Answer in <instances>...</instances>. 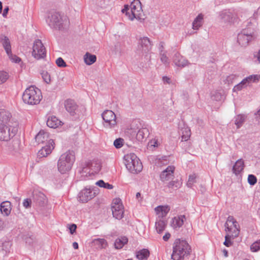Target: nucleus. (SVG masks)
<instances>
[{
  "instance_id": "f257e3e1",
  "label": "nucleus",
  "mask_w": 260,
  "mask_h": 260,
  "mask_svg": "<svg viewBox=\"0 0 260 260\" xmlns=\"http://www.w3.org/2000/svg\"><path fill=\"white\" fill-rule=\"evenodd\" d=\"M11 117V114L9 111L0 109V141H8L17 133V126L9 124Z\"/></svg>"
},
{
  "instance_id": "f03ea898",
  "label": "nucleus",
  "mask_w": 260,
  "mask_h": 260,
  "mask_svg": "<svg viewBox=\"0 0 260 260\" xmlns=\"http://www.w3.org/2000/svg\"><path fill=\"white\" fill-rule=\"evenodd\" d=\"M47 21L51 27L59 30L67 29L70 24V21L67 16L61 15L60 14L56 12L50 13Z\"/></svg>"
},
{
  "instance_id": "7ed1b4c3",
  "label": "nucleus",
  "mask_w": 260,
  "mask_h": 260,
  "mask_svg": "<svg viewBox=\"0 0 260 260\" xmlns=\"http://www.w3.org/2000/svg\"><path fill=\"white\" fill-rule=\"evenodd\" d=\"M173 247V253L171 257L173 260H181L185 255L190 254L191 249L185 240H176Z\"/></svg>"
},
{
  "instance_id": "20e7f679",
  "label": "nucleus",
  "mask_w": 260,
  "mask_h": 260,
  "mask_svg": "<svg viewBox=\"0 0 260 260\" xmlns=\"http://www.w3.org/2000/svg\"><path fill=\"white\" fill-rule=\"evenodd\" d=\"M131 13L129 7L127 5L124 6V8L122 9L121 12L125 14L128 19L131 20H133L135 18L138 20L143 19L142 18V13L143 10L142 9V5L139 0H134L130 5Z\"/></svg>"
},
{
  "instance_id": "39448f33",
  "label": "nucleus",
  "mask_w": 260,
  "mask_h": 260,
  "mask_svg": "<svg viewBox=\"0 0 260 260\" xmlns=\"http://www.w3.org/2000/svg\"><path fill=\"white\" fill-rule=\"evenodd\" d=\"M41 98L42 95L40 90L34 86H30L26 88L22 95L23 102L31 105L38 104Z\"/></svg>"
},
{
  "instance_id": "423d86ee",
  "label": "nucleus",
  "mask_w": 260,
  "mask_h": 260,
  "mask_svg": "<svg viewBox=\"0 0 260 260\" xmlns=\"http://www.w3.org/2000/svg\"><path fill=\"white\" fill-rule=\"evenodd\" d=\"M124 158L126 168L131 173L137 174L142 171V164L134 153L127 154L124 156Z\"/></svg>"
},
{
  "instance_id": "0eeeda50",
  "label": "nucleus",
  "mask_w": 260,
  "mask_h": 260,
  "mask_svg": "<svg viewBox=\"0 0 260 260\" xmlns=\"http://www.w3.org/2000/svg\"><path fill=\"white\" fill-rule=\"evenodd\" d=\"M253 27L245 28L237 35V42L241 47L247 46L249 43L256 38Z\"/></svg>"
},
{
  "instance_id": "6e6552de",
  "label": "nucleus",
  "mask_w": 260,
  "mask_h": 260,
  "mask_svg": "<svg viewBox=\"0 0 260 260\" xmlns=\"http://www.w3.org/2000/svg\"><path fill=\"white\" fill-rule=\"evenodd\" d=\"M74 156L70 151L62 154L59 157L57 163L58 170L61 174H64L69 171L72 167Z\"/></svg>"
},
{
  "instance_id": "1a4fd4ad",
  "label": "nucleus",
  "mask_w": 260,
  "mask_h": 260,
  "mask_svg": "<svg viewBox=\"0 0 260 260\" xmlns=\"http://www.w3.org/2000/svg\"><path fill=\"white\" fill-rule=\"evenodd\" d=\"M104 121V126L109 128H113L117 125L116 117L115 113L111 110H105L102 114Z\"/></svg>"
},
{
  "instance_id": "9d476101",
  "label": "nucleus",
  "mask_w": 260,
  "mask_h": 260,
  "mask_svg": "<svg viewBox=\"0 0 260 260\" xmlns=\"http://www.w3.org/2000/svg\"><path fill=\"white\" fill-rule=\"evenodd\" d=\"M32 55L38 60L46 56V49L40 40H37L34 42Z\"/></svg>"
},
{
  "instance_id": "9b49d317",
  "label": "nucleus",
  "mask_w": 260,
  "mask_h": 260,
  "mask_svg": "<svg viewBox=\"0 0 260 260\" xmlns=\"http://www.w3.org/2000/svg\"><path fill=\"white\" fill-rule=\"evenodd\" d=\"M260 79V75H252L244 79L240 83L235 85L233 89L234 92L240 91L246 87L252 82H256Z\"/></svg>"
},
{
  "instance_id": "f8f14e48",
  "label": "nucleus",
  "mask_w": 260,
  "mask_h": 260,
  "mask_svg": "<svg viewBox=\"0 0 260 260\" xmlns=\"http://www.w3.org/2000/svg\"><path fill=\"white\" fill-rule=\"evenodd\" d=\"M111 208L114 217L120 219L123 217V206L119 199H115L113 200Z\"/></svg>"
},
{
  "instance_id": "ddd939ff",
  "label": "nucleus",
  "mask_w": 260,
  "mask_h": 260,
  "mask_svg": "<svg viewBox=\"0 0 260 260\" xmlns=\"http://www.w3.org/2000/svg\"><path fill=\"white\" fill-rule=\"evenodd\" d=\"M33 202L39 206H44L48 203L46 196L43 192L36 190L32 193Z\"/></svg>"
},
{
  "instance_id": "4468645a",
  "label": "nucleus",
  "mask_w": 260,
  "mask_h": 260,
  "mask_svg": "<svg viewBox=\"0 0 260 260\" xmlns=\"http://www.w3.org/2000/svg\"><path fill=\"white\" fill-rule=\"evenodd\" d=\"M138 51L142 53H147L151 49V44L147 37L141 38L139 40Z\"/></svg>"
},
{
  "instance_id": "2eb2a0df",
  "label": "nucleus",
  "mask_w": 260,
  "mask_h": 260,
  "mask_svg": "<svg viewBox=\"0 0 260 260\" xmlns=\"http://www.w3.org/2000/svg\"><path fill=\"white\" fill-rule=\"evenodd\" d=\"M96 196V193L90 189L84 188L78 194L79 201L82 203L87 202Z\"/></svg>"
},
{
  "instance_id": "dca6fc26",
  "label": "nucleus",
  "mask_w": 260,
  "mask_h": 260,
  "mask_svg": "<svg viewBox=\"0 0 260 260\" xmlns=\"http://www.w3.org/2000/svg\"><path fill=\"white\" fill-rule=\"evenodd\" d=\"M55 143L52 139H49L47 143L43 146L38 152V156L40 157H46L50 154L54 148Z\"/></svg>"
},
{
  "instance_id": "f3484780",
  "label": "nucleus",
  "mask_w": 260,
  "mask_h": 260,
  "mask_svg": "<svg viewBox=\"0 0 260 260\" xmlns=\"http://www.w3.org/2000/svg\"><path fill=\"white\" fill-rule=\"evenodd\" d=\"M175 167L172 166H168L164 170L160 175V178L161 181H168L173 178Z\"/></svg>"
},
{
  "instance_id": "a211bd4d",
  "label": "nucleus",
  "mask_w": 260,
  "mask_h": 260,
  "mask_svg": "<svg viewBox=\"0 0 260 260\" xmlns=\"http://www.w3.org/2000/svg\"><path fill=\"white\" fill-rule=\"evenodd\" d=\"M174 64L181 68H183L188 64V62L179 53H176L173 57Z\"/></svg>"
},
{
  "instance_id": "6ab92c4d",
  "label": "nucleus",
  "mask_w": 260,
  "mask_h": 260,
  "mask_svg": "<svg viewBox=\"0 0 260 260\" xmlns=\"http://www.w3.org/2000/svg\"><path fill=\"white\" fill-rule=\"evenodd\" d=\"M0 42L2 44L8 56L12 55L11 45L9 38L4 35L0 36Z\"/></svg>"
},
{
  "instance_id": "aec40b11",
  "label": "nucleus",
  "mask_w": 260,
  "mask_h": 260,
  "mask_svg": "<svg viewBox=\"0 0 260 260\" xmlns=\"http://www.w3.org/2000/svg\"><path fill=\"white\" fill-rule=\"evenodd\" d=\"M185 220L186 217L184 215L176 216L172 219L171 226L174 229H179L183 225Z\"/></svg>"
},
{
  "instance_id": "412c9836",
  "label": "nucleus",
  "mask_w": 260,
  "mask_h": 260,
  "mask_svg": "<svg viewBox=\"0 0 260 260\" xmlns=\"http://www.w3.org/2000/svg\"><path fill=\"white\" fill-rule=\"evenodd\" d=\"M64 107L66 110L72 115H74L77 109V105L75 102L72 100H67L64 102Z\"/></svg>"
},
{
  "instance_id": "4be33fe9",
  "label": "nucleus",
  "mask_w": 260,
  "mask_h": 260,
  "mask_svg": "<svg viewBox=\"0 0 260 260\" xmlns=\"http://www.w3.org/2000/svg\"><path fill=\"white\" fill-rule=\"evenodd\" d=\"M36 141L39 144H44L47 143L49 139V134L48 133L44 131H41L40 132L36 135L35 137Z\"/></svg>"
},
{
  "instance_id": "5701e85b",
  "label": "nucleus",
  "mask_w": 260,
  "mask_h": 260,
  "mask_svg": "<svg viewBox=\"0 0 260 260\" xmlns=\"http://www.w3.org/2000/svg\"><path fill=\"white\" fill-rule=\"evenodd\" d=\"M62 124V122L55 116H50L47 121V126L53 128H56Z\"/></svg>"
},
{
  "instance_id": "b1692460",
  "label": "nucleus",
  "mask_w": 260,
  "mask_h": 260,
  "mask_svg": "<svg viewBox=\"0 0 260 260\" xmlns=\"http://www.w3.org/2000/svg\"><path fill=\"white\" fill-rule=\"evenodd\" d=\"M92 244L97 249H106L108 244L107 241L103 238H97L93 239L92 241Z\"/></svg>"
},
{
  "instance_id": "393cba45",
  "label": "nucleus",
  "mask_w": 260,
  "mask_h": 260,
  "mask_svg": "<svg viewBox=\"0 0 260 260\" xmlns=\"http://www.w3.org/2000/svg\"><path fill=\"white\" fill-rule=\"evenodd\" d=\"M11 204L9 201L3 202L0 205L1 213L5 216H8L11 211Z\"/></svg>"
},
{
  "instance_id": "a878e982",
  "label": "nucleus",
  "mask_w": 260,
  "mask_h": 260,
  "mask_svg": "<svg viewBox=\"0 0 260 260\" xmlns=\"http://www.w3.org/2000/svg\"><path fill=\"white\" fill-rule=\"evenodd\" d=\"M244 168V160L242 159H239L235 162L232 170L235 175H238L243 171Z\"/></svg>"
},
{
  "instance_id": "bb28decb",
  "label": "nucleus",
  "mask_w": 260,
  "mask_h": 260,
  "mask_svg": "<svg viewBox=\"0 0 260 260\" xmlns=\"http://www.w3.org/2000/svg\"><path fill=\"white\" fill-rule=\"evenodd\" d=\"M220 17V19L224 23H232L234 20V15L229 11L221 12Z\"/></svg>"
},
{
  "instance_id": "cd10ccee",
  "label": "nucleus",
  "mask_w": 260,
  "mask_h": 260,
  "mask_svg": "<svg viewBox=\"0 0 260 260\" xmlns=\"http://www.w3.org/2000/svg\"><path fill=\"white\" fill-rule=\"evenodd\" d=\"M87 163L91 171V174L98 173L101 169V163L99 160H93Z\"/></svg>"
},
{
  "instance_id": "c85d7f7f",
  "label": "nucleus",
  "mask_w": 260,
  "mask_h": 260,
  "mask_svg": "<svg viewBox=\"0 0 260 260\" xmlns=\"http://www.w3.org/2000/svg\"><path fill=\"white\" fill-rule=\"evenodd\" d=\"M238 222L235 219L233 216H229L228 217L226 222L225 223V231L227 232H231V230L232 229V226H236L237 225Z\"/></svg>"
},
{
  "instance_id": "c756f323",
  "label": "nucleus",
  "mask_w": 260,
  "mask_h": 260,
  "mask_svg": "<svg viewBox=\"0 0 260 260\" xmlns=\"http://www.w3.org/2000/svg\"><path fill=\"white\" fill-rule=\"evenodd\" d=\"M149 135V131L148 129L146 127H143L138 132L136 138L139 141H142L143 139L147 138Z\"/></svg>"
},
{
  "instance_id": "7c9ffc66",
  "label": "nucleus",
  "mask_w": 260,
  "mask_h": 260,
  "mask_svg": "<svg viewBox=\"0 0 260 260\" xmlns=\"http://www.w3.org/2000/svg\"><path fill=\"white\" fill-rule=\"evenodd\" d=\"M170 209L168 206H159L155 208V211L157 214H160L161 217H165L169 212Z\"/></svg>"
},
{
  "instance_id": "2f4dec72",
  "label": "nucleus",
  "mask_w": 260,
  "mask_h": 260,
  "mask_svg": "<svg viewBox=\"0 0 260 260\" xmlns=\"http://www.w3.org/2000/svg\"><path fill=\"white\" fill-rule=\"evenodd\" d=\"M128 242V239L125 237H121L116 239L114 243V247L116 249L122 248Z\"/></svg>"
},
{
  "instance_id": "473e14b6",
  "label": "nucleus",
  "mask_w": 260,
  "mask_h": 260,
  "mask_svg": "<svg viewBox=\"0 0 260 260\" xmlns=\"http://www.w3.org/2000/svg\"><path fill=\"white\" fill-rule=\"evenodd\" d=\"M149 255V251L147 249H143L137 252L136 257L139 260H147Z\"/></svg>"
},
{
  "instance_id": "72a5a7b5",
  "label": "nucleus",
  "mask_w": 260,
  "mask_h": 260,
  "mask_svg": "<svg viewBox=\"0 0 260 260\" xmlns=\"http://www.w3.org/2000/svg\"><path fill=\"white\" fill-rule=\"evenodd\" d=\"M96 56L89 52H86L84 56V60L87 65H91L96 61Z\"/></svg>"
},
{
  "instance_id": "f704fd0d",
  "label": "nucleus",
  "mask_w": 260,
  "mask_h": 260,
  "mask_svg": "<svg viewBox=\"0 0 260 260\" xmlns=\"http://www.w3.org/2000/svg\"><path fill=\"white\" fill-rule=\"evenodd\" d=\"M203 19V15L202 14H199L192 22V28L198 29L202 25Z\"/></svg>"
},
{
  "instance_id": "c9c22d12",
  "label": "nucleus",
  "mask_w": 260,
  "mask_h": 260,
  "mask_svg": "<svg viewBox=\"0 0 260 260\" xmlns=\"http://www.w3.org/2000/svg\"><path fill=\"white\" fill-rule=\"evenodd\" d=\"M246 116L244 115H238L235 117V124L237 128H240L245 121Z\"/></svg>"
},
{
  "instance_id": "e433bc0d",
  "label": "nucleus",
  "mask_w": 260,
  "mask_h": 260,
  "mask_svg": "<svg viewBox=\"0 0 260 260\" xmlns=\"http://www.w3.org/2000/svg\"><path fill=\"white\" fill-rule=\"evenodd\" d=\"M182 136V141H186L190 136V130L188 127H184L180 130Z\"/></svg>"
},
{
  "instance_id": "4c0bfd02",
  "label": "nucleus",
  "mask_w": 260,
  "mask_h": 260,
  "mask_svg": "<svg viewBox=\"0 0 260 260\" xmlns=\"http://www.w3.org/2000/svg\"><path fill=\"white\" fill-rule=\"evenodd\" d=\"M166 223L165 221L159 220L155 223L156 230L158 233H161L165 229Z\"/></svg>"
},
{
  "instance_id": "58836bf2",
  "label": "nucleus",
  "mask_w": 260,
  "mask_h": 260,
  "mask_svg": "<svg viewBox=\"0 0 260 260\" xmlns=\"http://www.w3.org/2000/svg\"><path fill=\"white\" fill-rule=\"evenodd\" d=\"M232 229L231 230V232H228V234H230V236L234 239L237 237L239 234V225L237 224L236 226H232Z\"/></svg>"
},
{
  "instance_id": "ea45409f",
  "label": "nucleus",
  "mask_w": 260,
  "mask_h": 260,
  "mask_svg": "<svg viewBox=\"0 0 260 260\" xmlns=\"http://www.w3.org/2000/svg\"><path fill=\"white\" fill-rule=\"evenodd\" d=\"M212 99L216 101H220L224 99V95L219 91H215L212 95Z\"/></svg>"
},
{
  "instance_id": "a19ab883",
  "label": "nucleus",
  "mask_w": 260,
  "mask_h": 260,
  "mask_svg": "<svg viewBox=\"0 0 260 260\" xmlns=\"http://www.w3.org/2000/svg\"><path fill=\"white\" fill-rule=\"evenodd\" d=\"M91 173V171L90 169V168L88 166V163H86L84 165V166L82 167V170L80 171V173L82 176H87L88 174L90 175Z\"/></svg>"
},
{
  "instance_id": "79ce46f5",
  "label": "nucleus",
  "mask_w": 260,
  "mask_h": 260,
  "mask_svg": "<svg viewBox=\"0 0 260 260\" xmlns=\"http://www.w3.org/2000/svg\"><path fill=\"white\" fill-rule=\"evenodd\" d=\"M9 76L7 72L0 71V85L5 83L9 79Z\"/></svg>"
},
{
  "instance_id": "37998d69",
  "label": "nucleus",
  "mask_w": 260,
  "mask_h": 260,
  "mask_svg": "<svg viewBox=\"0 0 260 260\" xmlns=\"http://www.w3.org/2000/svg\"><path fill=\"white\" fill-rule=\"evenodd\" d=\"M256 20L254 17H250L247 22L246 27H253L256 31Z\"/></svg>"
},
{
  "instance_id": "c03bdc74",
  "label": "nucleus",
  "mask_w": 260,
  "mask_h": 260,
  "mask_svg": "<svg viewBox=\"0 0 260 260\" xmlns=\"http://www.w3.org/2000/svg\"><path fill=\"white\" fill-rule=\"evenodd\" d=\"M96 185L99 186L100 187H103L107 189H112L113 188V186L112 184H110L108 183H105L103 180H100L97 181L95 183Z\"/></svg>"
},
{
  "instance_id": "a18cd8bd",
  "label": "nucleus",
  "mask_w": 260,
  "mask_h": 260,
  "mask_svg": "<svg viewBox=\"0 0 260 260\" xmlns=\"http://www.w3.org/2000/svg\"><path fill=\"white\" fill-rule=\"evenodd\" d=\"M42 77L44 81L47 84H49L51 81V77L50 74L48 73L47 71H43L41 72Z\"/></svg>"
},
{
  "instance_id": "49530a36",
  "label": "nucleus",
  "mask_w": 260,
  "mask_h": 260,
  "mask_svg": "<svg viewBox=\"0 0 260 260\" xmlns=\"http://www.w3.org/2000/svg\"><path fill=\"white\" fill-rule=\"evenodd\" d=\"M25 240L26 243L29 245L34 246L36 243V238L34 236H27Z\"/></svg>"
},
{
  "instance_id": "de8ad7c7",
  "label": "nucleus",
  "mask_w": 260,
  "mask_h": 260,
  "mask_svg": "<svg viewBox=\"0 0 260 260\" xmlns=\"http://www.w3.org/2000/svg\"><path fill=\"white\" fill-rule=\"evenodd\" d=\"M250 249L253 252H256L260 249V239L252 244Z\"/></svg>"
},
{
  "instance_id": "09e8293b",
  "label": "nucleus",
  "mask_w": 260,
  "mask_h": 260,
  "mask_svg": "<svg viewBox=\"0 0 260 260\" xmlns=\"http://www.w3.org/2000/svg\"><path fill=\"white\" fill-rule=\"evenodd\" d=\"M12 244L10 241H5L2 243V250L6 253L10 251Z\"/></svg>"
},
{
  "instance_id": "8fccbe9b",
  "label": "nucleus",
  "mask_w": 260,
  "mask_h": 260,
  "mask_svg": "<svg viewBox=\"0 0 260 260\" xmlns=\"http://www.w3.org/2000/svg\"><path fill=\"white\" fill-rule=\"evenodd\" d=\"M196 176L194 174L190 175L189 176L188 180L186 184L188 187H191L192 185L196 182Z\"/></svg>"
},
{
  "instance_id": "3c124183",
  "label": "nucleus",
  "mask_w": 260,
  "mask_h": 260,
  "mask_svg": "<svg viewBox=\"0 0 260 260\" xmlns=\"http://www.w3.org/2000/svg\"><path fill=\"white\" fill-rule=\"evenodd\" d=\"M180 185L181 184L178 180L171 181L168 184V187L175 189L179 188Z\"/></svg>"
},
{
  "instance_id": "603ef678",
  "label": "nucleus",
  "mask_w": 260,
  "mask_h": 260,
  "mask_svg": "<svg viewBox=\"0 0 260 260\" xmlns=\"http://www.w3.org/2000/svg\"><path fill=\"white\" fill-rule=\"evenodd\" d=\"M123 141H124V140L123 139L119 138L116 139L114 141L113 144L116 148H120L123 146Z\"/></svg>"
},
{
  "instance_id": "864d4df0",
  "label": "nucleus",
  "mask_w": 260,
  "mask_h": 260,
  "mask_svg": "<svg viewBox=\"0 0 260 260\" xmlns=\"http://www.w3.org/2000/svg\"><path fill=\"white\" fill-rule=\"evenodd\" d=\"M257 182L256 177L252 174L249 175L248 177V182L251 185H254Z\"/></svg>"
},
{
  "instance_id": "5fc2aeb1",
  "label": "nucleus",
  "mask_w": 260,
  "mask_h": 260,
  "mask_svg": "<svg viewBox=\"0 0 260 260\" xmlns=\"http://www.w3.org/2000/svg\"><path fill=\"white\" fill-rule=\"evenodd\" d=\"M232 238L230 236V234H226L225 236V241L223 243V244L229 247L231 246L233 244L232 242L231 241L230 239Z\"/></svg>"
},
{
  "instance_id": "6e6d98bb",
  "label": "nucleus",
  "mask_w": 260,
  "mask_h": 260,
  "mask_svg": "<svg viewBox=\"0 0 260 260\" xmlns=\"http://www.w3.org/2000/svg\"><path fill=\"white\" fill-rule=\"evenodd\" d=\"M56 63L59 67L63 68L67 66L66 63L61 57H59L56 59Z\"/></svg>"
},
{
  "instance_id": "4d7b16f0",
  "label": "nucleus",
  "mask_w": 260,
  "mask_h": 260,
  "mask_svg": "<svg viewBox=\"0 0 260 260\" xmlns=\"http://www.w3.org/2000/svg\"><path fill=\"white\" fill-rule=\"evenodd\" d=\"M31 200L30 199H26L23 201V205L25 208H28L31 207Z\"/></svg>"
},
{
  "instance_id": "13d9d810",
  "label": "nucleus",
  "mask_w": 260,
  "mask_h": 260,
  "mask_svg": "<svg viewBox=\"0 0 260 260\" xmlns=\"http://www.w3.org/2000/svg\"><path fill=\"white\" fill-rule=\"evenodd\" d=\"M8 56L13 62H14L15 63H18L21 61L20 58H19L15 55H13L12 53V55Z\"/></svg>"
},
{
  "instance_id": "bf43d9fd",
  "label": "nucleus",
  "mask_w": 260,
  "mask_h": 260,
  "mask_svg": "<svg viewBox=\"0 0 260 260\" xmlns=\"http://www.w3.org/2000/svg\"><path fill=\"white\" fill-rule=\"evenodd\" d=\"M160 60L164 63L167 64H169L168 58L164 53H160Z\"/></svg>"
},
{
  "instance_id": "052dcab7",
  "label": "nucleus",
  "mask_w": 260,
  "mask_h": 260,
  "mask_svg": "<svg viewBox=\"0 0 260 260\" xmlns=\"http://www.w3.org/2000/svg\"><path fill=\"white\" fill-rule=\"evenodd\" d=\"M77 225L75 224H72L70 226L69 229L71 234H73L76 230Z\"/></svg>"
},
{
  "instance_id": "680f3d73",
  "label": "nucleus",
  "mask_w": 260,
  "mask_h": 260,
  "mask_svg": "<svg viewBox=\"0 0 260 260\" xmlns=\"http://www.w3.org/2000/svg\"><path fill=\"white\" fill-rule=\"evenodd\" d=\"M9 10V8L8 6H7L4 8V10L3 13V16L4 17H7V15L8 14Z\"/></svg>"
},
{
  "instance_id": "e2e57ef3",
  "label": "nucleus",
  "mask_w": 260,
  "mask_h": 260,
  "mask_svg": "<svg viewBox=\"0 0 260 260\" xmlns=\"http://www.w3.org/2000/svg\"><path fill=\"white\" fill-rule=\"evenodd\" d=\"M171 237V235L170 233H167L164 236H163V240L165 241H167L169 238H170Z\"/></svg>"
},
{
  "instance_id": "0e129e2a",
  "label": "nucleus",
  "mask_w": 260,
  "mask_h": 260,
  "mask_svg": "<svg viewBox=\"0 0 260 260\" xmlns=\"http://www.w3.org/2000/svg\"><path fill=\"white\" fill-rule=\"evenodd\" d=\"M162 81L164 83H167L169 84L171 82V79L170 78L167 77V76H164L162 77Z\"/></svg>"
},
{
  "instance_id": "69168bd1",
  "label": "nucleus",
  "mask_w": 260,
  "mask_h": 260,
  "mask_svg": "<svg viewBox=\"0 0 260 260\" xmlns=\"http://www.w3.org/2000/svg\"><path fill=\"white\" fill-rule=\"evenodd\" d=\"M5 228L4 221L0 218V231L3 230Z\"/></svg>"
},
{
  "instance_id": "338daca9",
  "label": "nucleus",
  "mask_w": 260,
  "mask_h": 260,
  "mask_svg": "<svg viewBox=\"0 0 260 260\" xmlns=\"http://www.w3.org/2000/svg\"><path fill=\"white\" fill-rule=\"evenodd\" d=\"M164 45V43L162 42H160V43L159 44V50L160 51V53H162V52L163 51Z\"/></svg>"
},
{
  "instance_id": "774afa93",
  "label": "nucleus",
  "mask_w": 260,
  "mask_h": 260,
  "mask_svg": "<svg viewBox=\"0 0 260 260\" xmlns=\"http://www.w3.org/2000/svg\"><path fill=\"white\" fill-rule=\"evenodd\" d=\"M73 246L74 248L75 249H78V243L76 242H74L73 243Z\"/></svg>"
}]
</instances>
